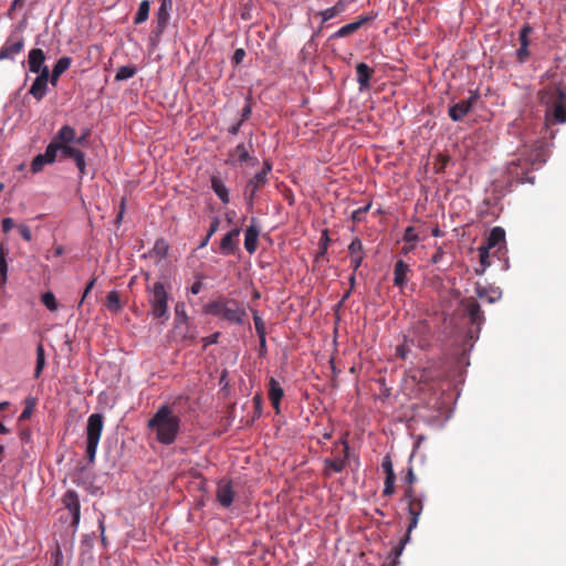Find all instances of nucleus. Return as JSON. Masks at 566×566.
Segmentation results:
<instances>
[{"instance_id":"nucleus-34","label":"nucleus","mask_w":566,"mask_h":566,"mask_svg":"<svg viewBox=\"0 0 566 566\" xmlns=\"http://www.w3.org/2000/svg\"><path fill=\"white\" fill-rule=\"evenodd\" d=\"M106 307L112 313H118L122 310V304L117 291H111L107 294Z\"/></svg>"},{"instance_id":"nucleus-45","label":"nucleus","mask_w":566,"mask_h":566,"mask_svg":"<svg viewBox=\"0 0 566 566\" xmlns=\"http://www.w3.org/2000/svg\"><path fill=\"white\" fill-rule=\"evenodd\" d=\"M402 240L406 243H417L421 239L419 238L418 233L416 232V229L413 227H408L405 230Z\"/></svg>"},{"instance_id":"nucleus-40","label":"nucleus","mask_w":566,"mask_h":566,"mask_svg":"<svg viewBox=\"0 0 566 566\" xmlns=\"http://www.w3.org/2000/svg\"><path fill=\"white\" fill-rule=\"evenodd\" d=\"M406 543H407V538H402L400 541L399 545H397L396 547L392 548V551L390 553L391 559H390L389 564L388 565L384 564L382 566H397L399 564L398 558L401 555Z\"/></svg>"},{"instance_id":"nucleus-28","label":"nucleus","mask_w":566,"mask_h":566,"mask_svg":"<svg viewBox=\"0 0 566 566\" xmlns=\"http://www.w3.org/2000/svg\"><path fill=\"white\" fill-rule=\"evenodd\" d=\"M259 234L260 230L254 224H251L245 229L244 248L250 254L254 253L258 249Z\"/></svg>"},{"instance_id":"nucleus-36","label":"nucleus","mask_w":566,"mask_h":566,"mask_svg":"<svg viewBox=\"0 0 566 566\" xmlns=\"http://www.w3.org/2000/svg\"><path fill=\"white\" fill-rule=\"evenodd\" d=\"M8 248L4 244H0V276L2 280V283H6L7 275H8V263H7V255H8Z\"/></svg>"},{"instance_id":"nucleus-31","label":"nucleus","mask_w":566,"mask_h":566,"mask_svg":"<svg viewBox=\"0 0 566 566\" xmlns=\"http://www.w3.org/2000/svg\"><path fill=\"white\" fill-rule=\"evenodd\" d=\"M502 243H505V231L501 227H494L488 237L485 245L490 249L496 247L500 249Z\"/></svg>"},{"instance_id":"nucleus-14","label":"nucleus","mask_w":566,"mask_h":566,"mask_svg":"<svg viewBox=\"0 0 566 566\" xmlns=\"http://www.w3.org/2000/svg\"><path fill=\"white\" fill-rule=\"evenodd\" d=\"M216 497L222 507L231 506L234 499V491L230 480H220L218 482Z\"/></svg>"},{"instance_id":"nucleus-27","label":"nucleus","mask_w":566,"mask_h":566,"mask_svg":"<svg viewBox=\"0 0 566 566\" xmlns=\"http://www.w3.org/2000/svg\"><path fill=\"white\" fill-rule=\"evenodd\" d=\"M348 4H349V0H338L333 7L318 12V15L322 18V22H326V21L342 14L343 12H345L347 10Z\"/></svg>"},{"instance_id":"nucleus-42","label":"nucleus","mask_w":566,"mask_h":566,"mask_svg":"<svg viewBox=\"0 0 566 566\" xmlns=\"http://www.w3.org/2000/svg\"><path fill=\"white\" fill-rule=\"evenodd\" d=\"M268 182V178L264 177V174L256 172L249 181L248 185L250 188L256 189L258 191L265 186Z\"/></svg>"},{"instance_id":"nucleus-1","label":"nucleus","mask_w":566,"mask_h":566,"mask_svg":"<svg viewBox=\"0 0 566 566\" xmlns=\"http://www.w3.org/2000/svg\"><path fill=\"white\" fill-rule=\"evenodd\" d=\"M181 419L168 405H163L148 420L147 427L156 433L158 442L171 444L180 431Z\"/></svg>"},{"instance_id":"nucleus-29","label":"nucleus","mask_w":566,"mask_h":566,"mask_svg":"<svg viewBox=\"0 0 566 566\" xmlns=\"http://www.w3.org/2000/svg\"><path fill=\"white\" fill-rule=\"evenodd\" d=\"M72 64V59L70 56H62L59 59L53 66V70L51 72V84L52 86H56L60 76L70 69Z\"/></svg>"},{"instance_id":"nucleus-47","label":"nucleus","mask_w":566,"mask_h":566,"mask_svg":"<svg viewBox=\"0 0 566 566\" xmlns=\"http://www.w3.org/2000/svg\"><path fill=\"white\" fill-rule=\"evenodd\" d=\"M175 314H176V321L178 323L184 324V323L187 322L188 316H187L184 303L179 302V303L176 304V306H175Z\"/></svg>"},{"instance_id":"nucleus-19","label":"nucleus","mask_w":566,"mask_h":566,"mask_svg":"<svg viewBox=\"0 0 566 566\" xmlns=\"http://www.w3.org/2000/svg\"><path fill=\"white\" fill-rule=\"evenodd\" d=\"M526 159L517 158L516 160H512L507 165V172L513 179L517 181L524 182L526 180H530L526 177Z\"/></svg>"},{"instance_id":"nucleus-6","label":"nucleus","mask_w":566,"mask_h":566,"mask_svg":"<svg viewBox=\"0 0 566 566\" xmlns=\"http://www.w3.org/2000/svg\"><path fill=\"white\" fill-rule=\"evenodd\" d=\"M405 499L408 502V512H409V516H410L407 535L405 536V538H407V541H408L409 534L418 525L419 517L423 510L424 496L422 494L416 493V491L412 486H408L405 491Z\"/></svg>"},{"instance_id":"nucleus-18","label":"nucleus","mask_w":566,"mask_h":566,"mask_svg":"<svg viewBox=\"0 0 566 566\" xmlns=\"http://www.w3.org/2000/svg\"><path fill=\"white\" fill-rule=\"evenodd\" d=\"M348 251L350 255L352 268L354 272H356L364 260V249L361 240L359 238H355L348 245Z\"/></svg>"},{"instance_id":"nucleus-55","label":"nucleus","mask_w":566,"mask_h":566,"mask_svg":"<svg viewBox=\"0 0 566 566\" xmlns=\"http://www.w3.org/2000/svg\"><path fill=\"white\" fill-rule=\"evenodd\" d=\"M36 74L38 76L35 77V80L45 83H51V72L49 71V67L46 65L41 67V71H39Z\"/></svg>"},{"instance_id":"nucleus-63","label":"nucleus","mask_w":566,"mask_h":566,"mask_svg":"<svg viewBox=\"0 0 566 566\" xmlns=\"http://www.w3.org/2000/svg\"><path fill=\"white\" fill-rule=\"evenodd\" d=\"M328 242H329L328 231L325 230L321 238V254H324L326 252Z\"/></svg>"},{"instance_id":"nucleus-54","label":"nucleus","mask_w":566,"mask_h":566,"mask_svg":"<svg viewBox=\"0 0 566 566\" xmlns=\"http://www.w3.org/2000/svg\"><path fill=\"white\" fill-rule=\"evenodd\" d=\"M258 190L250 188V186L247 184L244 188V199L247 201V205L249 207H253L254 197L256 195Z\"/></svg>"},{"instance_id":"nucleus-30","label":"nucleus","mask_w":566,"mask_h":566,"mask_svg":"<svg viewBox=\"0 0 566 566\" xmlns=\"http://www.w3.org/2000/svg\"><path fill=\"white\" fill-rule=\"evenodd\" d=\"M211 188L218 198L222 201V203L227 205L230 201L229 198V189L226 187L224 182L218 176L211 177Z\"/></svg>"},{"instance_id":"nucleus-24","label":"nucleus","mask_w":566,"mask_h":566,"mask_svg":"<svg viewBox=\"0 0 566 566\" xmlns=\"http://www.w3.org/2000/svg\"><path fill=\"white\" fill-rule=\"evenodd\" d=\"M63 157L71 158L75 161L76 167L78 168L80 176H84L86 172V163H85V154L75 147H65L62 153Z\"/></svg>"},{"instance_id":"nucleus-20","label":"nucleus","mask_w":566,"mask_h":566,"mask_svg":"<svg viewBox=\"0 0 566 566\" xmlns=\"http://www.w3.org/2000/svg\"><path fill=\"white\" fill-rule=\"evenodd\" d=\"M374 73L375 71L364 62L356 65L357 82L360 91H365L370 87V80Z\"/></svg>"},{"instance_id":"nucleus-60","label":"nucleus","mask_w":566,"mask_h":566,"mask_svg":"<svg viewBox=\"0 0 566 566\" xmlns=\"http://www.w3.org/2000/svg\"><path fill=\"white\" fill-rule=\"evenodd\" d=\"M15 226L12 218H3L1 221V228L4 233H8L11 229H13Z\"/></svg>"},{"instance_id":"nucleus-39","label":"nucleus","mask_w":566,"mask_h":566,"mask_svg":"<svg viewBox=\"0 0 566 566\" xmlns=\"http://www.w3.org/2000/svg\"><path fill=\"white\" fill-rule=\"evenodd\" d=\"M410 336L405 335L403 343L396 347V356L400 359H407L408 354L411 352Z\"/></svg>"},{"instance_id":"nucleus-33","label":"nucleus","mask_w":566,"mask_h":566,"mask_svg":"<svg viewBox=\"0 0 566 566\" xmlns=\"http://www.w3.org/2000/svg\"><path fill=\"white\" fill-rule=\"evenodd\" d=\"M45 367V352L42 343L36 346V365L34 369V378H39Z\"/></svg>"},{"instance_id":"nucleus-17","label":"nucleus","mask_w":566,"mask_h":566,"mask_svg":"<svg viewBox=\"0 0 566 566\" xmlns=\"http://www.w3.org/2000/svg\"><path fill=\"white\" fill-rule=\"evenodd\" d=\"M24 48L23 38L17 40L8 39L0 49V60L13 59V56L20 53Z\"/></svg>"},{"instance_id":"nucleus-62","label":"nucleus","mask_w":566,"mask_h":566,"mask_svg":"<svg viewBox=\"0 0 566 566\" xmlns=\"http://www.w3.org/2000/svg\"><path fill=\"white\" fill-rule=\"evenodd\" d=\"M516 55H517V59L520 62H524L528 55H530V52H528V46H520V49L517 50L516 52Z\"/></svg>"},{"instance_id":"nucleus-38","label":"nucleus","mask_w":566,"mask_h":566,"mask_svg":"<svg viewBox=\"0 0 566 566\" xmlns=\"http://www.w3.org/2000/svg\"><path fill=\"white\" fill-rule=\"evenodd\" d=\"M62 151V146L59 145L56 142L51 140V143L48 145L45 153L42 154L49 164H53L56 159L57 151Z\"/></svg>"},{"instance_id":"nucleus-21","label":"nucleus","mask_w":566,"mask_h":566,"mask_svg":"<svg viewBox=\"0 0 566 566\" xmlns=\"http://www.w3.org/2000/svg\"><path fill=\"white\" fill-rule=\"evenodd\" d=\"M284 396V390L281 387L280 382L273 377L269 380V399L275 409L276 413H280V403Z\"/></svg>"},{"instance_id":"nucleus-12","label":"nucleus","mask_w":566,"mask_h":566,"mask_svg":"<svg viewBox=\"0 0 566 566\" xmlns=\"http://www.w3.org/2000/svg\"><path fill=\"white\" fill-rule=\"evenodd\" d=\"M472 325L480 326L484 323V313L474 297L463 298L461 302Z\"/></svg>"},{"instance_id":"nucleus-2","label":"nucleus","mask_w":566,"mask_h":566,"mask_svg":"<svg viewBox=\"0 0 566 566\" xmlns=\"http://www.w3.org/2000/svg\"><path fill=\"white\" fill-rule=\"evenodd\" d=\"M206 314L219 317L230 324H243L245 308L234 298L219 296L203 306Z\"/></svg>"},{"instance_id":"nucleus-4","label":"nucleus","mask_w":566,"mask_h":566,"mask_svg":"<svg viewBox=\"0 0 566 566\" xmlns=\"http://www.w3.org/2000/svg\"><path fill=\"white\" fill-rule=\"evenodd\" d=\"M542 102L548 108L546 111V120L548 123H566V90L556 87L554 91L542 96Z\"/></svg>"},{"instance_id":"nucleus-48","label":"nucleus","mask_w":566,"mask_h":566,"mask_svg":"<svg viewBox=\"0 0 566 566\" xmlns=\"http://www.w3.org/2000/svg\"><path fill=\"white\" fill-rule=\"evenodd\" d=\"M532 32V28L530 24H524L520 31V44L522 46H528L530 45V40H528V36Z\"/></svg>"},{"instance_id":"nucleus-22","label":"nucleus","mask_w":566,"mask_h":566,"mask_svg":"<svg viewBox=\"0 0 566 566\" xmlns=\"http://www.w3.org/2000/svg\"><path fill=\"white\" fill-rule=\"evenodd\" d=\"M76 137V132L73 127L69 125H64L60 128V130L52 138L53 142H56L62 146V153L65 147H71L69 144L74 142Z\"/></svg>"},{"instance_id":"nucleus-23","label":"nucleus","mask_w":566,"mask_h":566,"mask_svg":"<svg viewBox=\"0 0 566 566\" xmlns=\"http://www.w3.org/2000/svg\"><path fill=\"white\" fill-rule=\"evenodd\" d=\"M475 294L478 297L485 300L489 303H495L502 296L500 289L493 286H484L480 283L475 284Z\"/></svg>"},{"instance_id":"nucleus-64","label":"nucleus","mask_w":566,"mask_h":566,"mask_svg":"<svg viewBox=\"0 0 566 566\" xmlns=\"http://www.w3.org/2000/svg\"><path fill=\"white\" fill-rule=\"evenodd\" d=\"M245 56V51L243 49H237L233 53V62L239 64L243 61Z\"/></svg>"},{"instance_id":"nucleus-11","label":"nucleus","mask_w":566,"mask_h":566,"mask_svg":"<svg viewBox=\"0 0 566 566\" xmlns=\"http://www.w3.org/2000/svg\"><path fill=\"white\" fill-rule=\"evenodd\" d=\"M63 504L72 514V526L76 527L80 523L81 504L78 494L74 490H67L63 495Z\"/></svg>"},{"instance_id":"nucleus-26","label":"nucleus","mask_w":566,"mask_h":566,"mask_svg":"<svg viewBox=\"0 0 566 566\" xmlns=\"http://www.w3.org/2000/svg\"><path fill=\"white\" fill-rule=\"evenodd\" d=\"M409 272V265L405 261L398 260L394 269V284L397 287L402 289L406 285Z\"/></svg>"},{"instance_id":"nucleus-57","label":"nucleus","mask_w":566,"mask_h":566,"mask_svg":"<svg viewBox=\"0 0 566 566\" xmlns=\"http://www.w3.org/2000/svg\"><path fill=\"white\" fill-rule=\"evenodd\" d=\"M95 283H96V277H92V279L87 282V284H86V286H85V289H84V292H83L82 298H81V301H80V303H78V307H81V306L83 305V303H84L85 298H86V297H87V295L91 293V291H92V289L94 287Z\"/></svg>"},{"instance_id":"nucleus-16","label":"nucleus","mask_w":566,"mask_h":566,"mask_svg":"<svg viewBox=\"0 0 566 566\" xmlns=\"http://www.w3.org/2000/svg\"><path fill=\"white\" fill-rule=\"evenodd\" d=\"M374 20L373 15L366 14L359 17L356 21L348 23L340 29H338L334 34H332L331 39H340L346 38L354 34L358 31L363 25Z\"/></svg>"},{"instance_id":"nucleus-61","label":"nucleus","mask_w":566,"mask_h":566,"mask_svg":"<svg viewBox=\"0 0 566 566\" xmlns=\"http://www.w3.org/2000/svg\"><path fill=\"white\" fill-rule=\"evenodd\" d=\"M220 220L218 217H214L210 223L209 230H208V238H211L219 229Z\"/></svg>"},{"instance_id":"nucleus-32","label":"nucleus","mask_w":566,"mask_h":566,"mask_svg":"<svg viewBox=\"0 0 566 566\" xmlns=\"http://www.w3.org/2000/svg\"><path fill=\"white\" fill-rule=\"evenodd\" d=\"M49 83L34 80L29 94L32 95L38 102L42 101L48 93Z\"/></svg>"},{"instance_id":"nucleus-25","label":"nucleus","mask_w":566,"mask_h":566,"mask_svg":"<svg viewBox=\"0 0 566 566\" xmlns=\"http://www.w3.org/2000/svg\"><path fill=\"white\" fill-rule=\"evenodd\" d=\"M45 54L42 49H32L28 55V66L31 73H38L45 66Z\"/></svg>"},{"instance_id":"nucleus-49","label":"nucleus","mask_w":566,"mask_h":566,"mask_svg":"<svg viewBox=\"0 0 566 566\" xmlns=\"http://www.w3.org/2000/svg\"><path fill=\"white\" fill-rule=\"evenodd\" d=\"M33 409H34V399H32V398L27 399L25 407H24L23 411L21 412L19 420L29 419L33 412Z\"/></svg>"},{"instance_id":"nucleus-37","label":"nucleus","mask_w":566,"mask_h":566,"mask_svg":"<svg viewBox=\"0 0 566 566\" xmlns=\"http://www.w3.org/2000/svg\"><path fill=\"white\" fill-rule=\"evenodd\" d=\"M137 72V69L132 65H124L120 66L115 75V81H126L128 78H132Z\"/></svg>"},{"instance_id":"nucleus-51","label":"nucleus","mask_w":566,"mask_h":566,"mask_svg":"<svg viewBox=\"0 0 566 566\" xmlns=\"http://www.w3.org/2000/svg\"><path fill=\"white\" fill-rule=\"evenodd\" d=\"M395 481H396V476H386L385 488L382 491V494L385 496H390L395 493Z\"/></svg>"},{"instance_id":"nucleus-52","label":"nucleus","mask_w":566,"mask_h":566,"mask_svg":"<svg viewBox=\"0 0 566 566\" xmlns=\"http://www.w3.org/2000/svg\"><path fill=\"white\" fill-rule=\"evenodd\" d=\"M381 468L386 473V476H396L394 472L392 461L389 455H385L381 462Z\"/></svg>"},{"instance_id":"nucleus-9","label":"nucleus","mask_w":566,"mask_h":566,"mask_svg":"<svg viewBox=\"0 0 566 566\" xmlns=\"http://www.w3.org/2000/svg\"><path fill=\"white\" fill-rule=\"evenodd\" d=\"M253 150L252 137L249 138L247 143L238 144L229 153V161L231 164H251L255 165L258 163V158L250 155Z\"/></svg>"},{"instance_id":"nucleus-15","label":"nucleus","mask_w":566,"mask_h":566,"mask_svg":"<svg viewBox=\"0 0 566 566\" xmlns=\"http://www.w3.org/2000/svg\"><path fill=\"white\" fill-rule=\"evenodd\" d=\"M239 228H234L226 233L220 242V253L223 255L234 254L239 250Z\"/></svg>"},{"instance_id":"nucleus-13","label":"nucleus","mask_w":566,"mask_h":566,"mask_svg":"<svg viewBox=\"0 0 566 566\" xmlns=\"http://www.w3.org/2000/svg\"><path fill=\"white\" fill-rule=\"evenodd\" d=\"M172 9V0H160V6L156 12V27L154 33L159 36L166 29L170 19V11Z\"/></svg>"},{"instance_id":"nucleus-50","label":"nucleus","mask_w":566,"mask_h":566,"mask_svg":"<svg viewBox=\"0 0 566 566\" xmlns=\"http://www.w3.org/2000/svg\"><path fill=\"white\" fill-rule=\"evenodd\" d=\"M168 249H169V247H168L167 242L164 239L157 240L156 243H155V247H154L155 252L160 258H165L167 255Z\"/></svg>"},{"instance_id":"nucleus-41","label":"nucleus","mask_w":566,"mask_h":566,"mask_svg":"<svg viewBox=\"0 0 566 566\" xmlns=\"http://www.w3.org/2000/svg\"><path fill=\"white\" fill-rule=\"evenodd\" d=\"M490 248H488L486 245H481L479 248V255H480V263H481V271L479 270H475V272L478 274H481L484 272V270L490 265V262H489V256H490Z\"/></svg>"},{"instance_id":"nucleus-35","label":"nucleus","mask_w":566,"mask_h":566,"mask_svg":"<svg viewBox=\"0 0 566 566\" xmlns=\"http://www.w3.org/2000/svg\"><path fill=\"white\" fill-rule=\"evenodd\" d=\"M150 4L148 0H143L139 3L138 11L134 18L135 24H140L148 19Z\"/></svg>"},{"instance_id":"nucleus-58","label":"nucleus","mask_w":566,"mask_h":566,"mask_svg":"<svg viewBox=\"0 0 566 566\" xmlns=\"http://www.w3.org/2000/svg\"><path fill=\"white\" fill-rule=\"evenodd\" d=\"M19 229V233L20 235L28 242H30L32 240V234H31V230L28 226L25 224H20L18 227Z\"/></svg>"},{"instance_id":"nucleus-3","label":"nucleus","mask_w":566,"mask_h":566,"mask_svg":"<svg viewBox=\"0 0 566 566\" xmlns=\"http://www.w3.org/2000/svg\"><path fill=\"white\" fill-rule=\"evenodd\" d=\"M147 302L149 305L148 314L157 321L165 323L169 319V294L165 284L157 281L146 285Z\"/></svg>"},{"instance_id":"nucleus-8","label":"nucleus","mask_w":566,"mask_h":566,"mask_svg":"<svg viewBox=\"0 0 566 566\" xmlns=\"http://www.w3.org/2000/svg\"><path fill=\"white\" fill-rule=\"evenodd\" d=\"M469 94L470 95L467 99L460 101L449 108V116L453 122L462 120L480 98L478 90L470 91Z\"/></svg>"},{"instance_id":"nucleus-46","label":"nucleus","mask_w":566,"mask_h":566,"mask_svg":"<svg viewBox=\"0 0 566 566\" xmlns=\"http://www.w3.org/2000/svg\"><path fill=\"white\" fill-rule=\"evenodd\" d=\"M371 203H368L364 207H360L353 211L352 219L354 222H361L366 216V213L369 211Z\"/></svg>"},{"instance_id":"nucleus-43","label":"nucleus","mask_w":566,"mask_h":566,"mask_svg":"<svg viewBox=\"0 0 566 566\" xmlns=\"http://www.w3.org/2000/svg\"><path fill=\"white\" fill-rule=\"evenodd\" d=\"M41 301L46 306L48 310H50L52 312L56 311L57 303H56L55 295L52 292L49 291V292H45L44 294H42Z\"/></svg>"},{"instance_id":"nucleus-5","label":"nucleus","mask_w":566,"mask_h":566,"mask_svg":"<svg viewBox=\"0 0 566 566\" xmlns=\"http://www.w3.org/2000/svg\"><path fill=\"white\" fill-rule=\"evenodd\" d=\"M104 427L103 416L92 413L86 426V457L90 463L95 461L98 442Z\"/></svg>"},{"instance_id":"nucleus-53","label":"nucleus","mask_w":566,"mask_h":566,"mask_svg":"<svg viewBox=\"0 0 566 566\" xmlns=\"http://www.w3.org/2000/svg\"><path fill=\"white\" fill-rule=\"evenodd\" d=\"M253 322H254V327H255V331H256V334L258 336H263L265 335V326H264V322L263 319L258 315L256 312H254L253 314Z\"/></svg>"},{"instance_id":"nucleus-7","label":"nucleus","mask_w":566,"mask_h":566,"mask_svg":"<svg viewBox=\"0 0 566 566\" xmlns=\"http://www.w3.org/2000/svg\"><path fill=\"white\" fill-rule=\"evenodd\" d=\"M410 343L420 349H428L431 346L432 332L430 325L424 319L417 321L409 334Z\"/></svg>"},{"instance_id":"nucleus-56","label":"nucleus","mask_w":566,"mask_h":566,"mask_svg":"<svg viewBox=\"0 0 566 566\" xmlns=\"http://www.w3.org/2000/svg\"><path fill=\"white\" fill-rule=\"evenodd\" d=\"M220 335H221L220 332H216L209 336L203 337L202 338L203 349H206L209 345L217 344Z\"/></svg>"},{"instance_id":"nucleus-10","label":"nucleus","mask_w":566,"mask_h":566,"mask_svg":"<svg viewBox=\"0 0 566 566\" xmlns=\"http://www.w3.org/2000/svg\"><path fill=\"white\" fill-rule=\"evenodd\" d=\"M338 443L343 444V458L325 459L324 460V475L329 478L332 473H340L344 471L347 464L349 454V446L346 440H340Z\"/></svg>"},{"instance_id":"nucleus-44","label":"nucleus","mask_w":566,"mask_h":566,"mask_svg":"<svg viewBox=\"0 0 566 566\" xmlns=\"http://www.w3.org/2000/svg\"><path fill=\"white\" fill-rule=\"evenodd\" d=\"M49 161L45 160L42 154L36 155L31 163V171L33 174H38L43 170L44 166L48 165Z\"/></svg>"},{"instance_id":"nucleus-59","label":"nucleus","mask_w":566,"mask_h":566,"mask_svg":"<svg viewBox=\"0 0 566 566\" xmlns=\"http://www.w3.org/2000/svg\"><path fill=\"white\" fill-rule=\"evenodd\" d=\"M252 114V106H251V103H250V98H248V103L245 104V106L242 108V112H241V123H244L245 120L249 119V117L251 116Z\"/></svg>"}]
</instances>
